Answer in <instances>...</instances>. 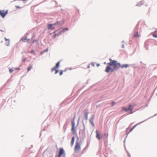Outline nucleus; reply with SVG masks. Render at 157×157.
<instances>
[{
	"instance_id": "1",
	"label": "nucleus",
	"mask_w": 157,
	"mask_h": 157,
	"mask_svg": "<svg viewBox=\"0 0 157 157\" xmlns=\"http://www.w3.org/2000/svg\"><path fill=\"white\" fill-rule=\"evenodd\" d=\"M109 60L110 62L107 63L109 66L106 67L105 70L106 72L108 73L109 71L113 72L114 70H117L120 67L121 64L117 63V61L112 60L111 59H110Z\"/></svg>"
},
{
	"instance_id": "2",
	"label": "nucleus",
	"mask_w": 157,
	"mask_h": 157,
	"mask_svg": "<svg viewBox=\"0 0 157 157\" xmlns=\"http://www.w3.org/2000/svg\"><path fill=\"white\" fill-rule=\"evenodd\" d=\"M75 117H74L71 121V130L72 132V133L74 134H76V130L75 128Z\"/></svg>"
},
{
	"instance_id": "3",
	"label": "nucleus",
	"mask_w": 157,
	"mask_h": 157,
	"mask_svg": "<svg viewBox=\"0 0 157 157\" xmlns=\"http://www.w3.org/2000/svg\"><path fill=\"white\" fill-rule=\"evenodd\" d=\"M81 149L80 144L78 140L76 141L74 149V151L75 153H78Z\"/></svg>"
},
{
	"instance_id": "4",
	"label": "nucleus",
	"mask_w": 157,
	"mask_h": 157,
	"mask_svg": "<svg viewBox=\"0 0 157 157\" xmlns=\"http://www.w3.org/2000/svg\"><path fill=\"white\" fill-rule=\"evenodd\" d=\"M8 13V10H0V15L2 17L4 18Z\"/></svg>"
},
{
	"instance_id": "5",
	"label": "nucleus",
	"mask_w": 157,
	"mask_h": 157,
	"mask_svg": "<svg viewBox=\"0 0 157 157\" xmlns=\"http://www.w3.org/2000/svg\"><path fill=\"white\" fill-rule=\"evenodd\" d=\"M135 106L134 105H132L131 104H129V107L128 108V110H130L131 111L130 113H132L133 112H132V110L133 109V108Z\"/></svg>"
},
{
	"instance_id": "6",
	"label": "nucleus",
	"mask_w": 157,
	"mask_h": 157,
	"mask_svg": "<svg viewBox=\"0 0 157 157\" xmlns=\"http://www.w3.org/2000/svg\"><path fill=\"white\" fill-rule=\"evenodd\" d=\"M60 32L58 34H61L62 33H64L65 31L67 30L68 29L67 28H61L60 29Z\"/></svg>"
},
{
	"instance_id": "7",
	"label": "nucleus",
	"mask_w": 157,
	"mask_h": 157,
	"mask_svg": "<svg viewBox=\"0 0 157 157\" xmlns=\"http://www.w3.org/2000/svg\"><path fill=\"white\" fill-rule=\"evenodd\" d=\"M56 25V24H50L48 26V29H55V27H54V26L55 25Z\"/></svg>"
},
{
	"instance_id": "8",
	"label": "nucleus",
	"mask_w": 157,
	"mask_h": 157,
	"mask_svg": "<svg viewBox=\"0 0 157 157\" xmlns=\"http://www.w3.org/2000/svg\"><path fill=\"white\" fill-rule=\"evenodd\" d=\"M94 117V116H93L91 118L90 120V121L93 126H94V124L93 122Z\"/></svg>"
},
{
	"instance_id": "9",
	"label": "nucleus",
	"mask_w": 157,
	"mask_h": 157,
	"mask_svg": "<svg viewBox=\"0 0 157 157\" xmlns=\"http://www.w3.org/2000/svg\"><path fill=\"white\" fill-rule=\"evenodd\" d=\"M57 68L54 67L53 68H52L51 70L52 72H53V71H55V74H56L58 72V70L57 69Z\"/></svg>"
},
{
	"instance_id": "10",
	"label": "nucleus",
	"mask_w": 157,
	"mask_h": 157,
	"mask_svg": "<svg viewBox=\"0 0 157 157\" xmlns=\"http://www.w3.org/2000/svg\"><path fill=\"white\" fill-rule=\"evenodd\" d=\"M96 137L99 140H100L101 138V137L100 136V135L98 133L97 130L96 131Z\"/></svg>"
},
{
	"instance_id": "11",
	"label": "nucleus",
	"mask_w": 157,
	"mask_h": 157,
	"mask_svg": "<svg viewBox=\"0 0 157 157\" xmlns=\"http://www.w3.org/2000/svg\"><path fill=\"white\" fill-rule=\"evenodd\" d=\"M5 39L6 40V43H5L6 46H9L10 44V40L9 39H6V37L5 38Z\"/></svg>"
},
{
	"instance_id": "12",
	"label": "nucleus",
	"mask_w": 157,
	"mask_h": 157,
	"mask_svg": "<svg viewBox=\"0 0 157 157\" xmlns=\"http://www.w3.org/2000/svg\"><path fill=\"white\" fill-rule=\"evenodd\" d=\"M75 137L74 136H73L72 138V139H71V146L72 147L73 144H74V141H75Z\"/></svg>"
},
{
	"instance_id": "13",
	"label": "nucleus",
	"mask_w": 157,
	"mask_h": 157,
	"mask_svg": "<svg viewBox=\"0 0 157 157\" xmlns=\"http://www.w3.org/2000/svg\"><path fill=\"white\" fill-rule=\"evenodd\" d=\"M129 66V65L127 64H123L122 65H121V68H126L128 67Z\"/></svg>"
},
{
	"instance_id": "14",
	"label": "nucleus",
	"mask_w": 157,
	"mask_h": 157,
	"mask_svg": "<svg viewBox=\"0 0 157 157\" xmlns=\"http://www.w3.org/2000/svg\"><path fill=\"white\" fill-rule=\"evenodd\" d=\"M88 113L87 112V111H85V116L86 119H88Z\"/></svg>"
},
{
	"instance_id": "15",
	"label": "nucleus",
	"mask_w": 157,
	"mask_h": 157,
	"mask_svg": "<svg viewBox=\"0 0 157 157\" xmlns=\"http://www.w3.org/2000/svg\"><path fill=\"white\" fill-rule=\"evenodd\" d=\"M140 36V35L138 34V32H136V34H134V37H139Z\"/></svg>"
},
{
	"instance_id": "16",
	"label": "nucleus",
	"mask_w": 157,
	"mask_h": 157,
	"mask_svg": "<svg viewBox=\"0 0 157 157\" xmlns=\"http://www.w3.org/2000/svg\"><path fill=\"white\" fill-rule=\"evenodd\" d=\"M137 124H136L134 125L130 130L129 132H131L132 130L137 126Z\"/></svg>"
},
{
	"instance_id": "17",
	"label": "nucleus",
	"mask_w": 157,
	"mask_h": 157,
	"mask_svg": "<svg viewBox=\"0 0 157 157\" xmlns=\"http://www.w3.org/2000/svg\"><path fill=\"white\" fill-rule=\"evenodd\" d=\"M32 65H31L30 66H29V67L27 68L28 71H29L32 69Z\"/></svg>"
},
{
	"instance_id": "18",
	"label": "nucleus",
	"mask_w": 157,
	"mask_h": 157,
	"mask_svg": "<svg viewBox=\"0 0 157 157\" xmlns=\"http://www.w3.org/2000/svg\"><path fill=\"white\" fill-rule=\"evenodd\" d=\"M148 42L147 41H145V47L146 48H148V45H147V44H148Z\"/></svg>"
},
{
	"instance_id": "19",
	"label": "nucleus",
	"mask_w": 157,
	"mask_h": 157,
	"mask_svg": "<svg viewBox=\"0 0 157 157\" xmlns=\"http://www.w3.org/2000/svg\"><path fill=\"white\" fill-rule=\"evenodd\" d=\"M59 63H60V62H58L56 64V65L55 66V67H56V68H58L59 67Z\"/></svg>"
},
{
	"instance_id": "20",
	"label": "nucleus",
	"mask_w": 157,
	"mask_h": 157,
	"mask_svg": "<svg viewBox=\"0 0 157 157\" xmlns=\"http://www.w3.org/2000/svg\"><path fill=\"white\" fill-rule=\"evenodd\" d=\"M66 70H65L64 71H59V74H60V75H61L62 74H63V72H65V71H66Z\"/></svg>"
},
{
	"instance_id": "21",
	"label": "nucleus",
	"mask_w": 157,
	"mask_h": 157,
	"mask_svg": "<svg viewBox=\"0 0 157 157\" xmlns=\"http://www.w3.org/2000/svg\"><path fill=\"white\" fill-rule=\"evenodd\" d=\"M123 110H125L126 112H127L128 111V109H127L125 107H123L122 108Z\"/></svg>"
},
{
	"instance_id": "22",
	"label": "nucleus",
	"mask_w": 157,
	"mask_h": 157,
	"mask_svg": "<svg viewBox=\"0 0 157 157\" xmlns=\"http://www.w3.org/2000/svg\"><path fill=\"white\" fill-rule=\"evenodd\" d=\"M143 4L142 3V2H140L139 3H138V4H137L136 6H141Z\"/></svg>"
},
{
	"instance_id": "23",
	"label": "nucleus",
	"mask_w": 157,
	"mask_h": 157,
	"mask_svg": "<svg viewBox=\"0 0 157 157\" xmlns=\"http://www.w3.org/2000/svg\"><path fill=\"white\" fill-rule=\"evenodd\" d=\"M152 35L153 37H154L155 38H157V35L155 34H154V33H152Z\"/></svg>"
},
{
	"instance_id": "24",
	"label": "nucleus",
	"mask_w": 157,
	"mask_h": 157,
	"mask_svg": "<svg viewBox=\"0 0 157 157\" xmlns=\"http://www.w3.org/2000/svg\"><path fill=\"white\" fill-rule=\"evenodd\" d=\"M9 71L10 73H11L13 72V70L12 69L10 68L9 69Z\"/></svg>"
},
{
	"instance_id": "25",
	"label": "nucleus",
	"mask_w": 157,
	"mask_h": 157,
	"mask_svg": "<svg viewBox=\"0 0 157 157\" xmlns=\"http://www.w3.org/2000/svg\"><path fill=\"white\" fill-rule=\"evenodd\" d=\"M115 104V102L114 101H112L111 102L112 106H113Z\"/></svg>"
},
{
	"instance_id": "26",
	"label": "nucleus",
	"mask_w": 157,
	"mask_h": 157,
	"mask_svg": "<svg viewBox=\"0 0 157 157\" xmlns=\"http://www.w3.org/2000/svg\"><path fill=\"white\" fill-rule=\"evenodd\" d=\"M31 53H34V52L33 50H32L31 52Z\"/></svg>"
},
{
	"instance_id": "27",
	"label": "nucleus",
	"mask_w": 157,
	"mask_h": 157,
	"mask_svg": "<svg viewBox=\"0 0 157 157\" xmlns=\"http://www.w3.org/2000/svg\"><path fill=\"white\" fill-rule=\"evenodd\" d=\"M57 34H55L54 35V37H55L56 36H57Z\"/></svg>"
},
{
	"instance_id": "28",
	"label": "nucleus",
	"mask_w": 157,
	"mask_h": 157,
	"mask_svg": "<svg viewBox=\"0 0 157 157\" xmlns=\"http://www.w3.org/2000/svg\"><path fill=\"white\" fill-rule=\"evenodd\" d=\"M16 7L17 8H20V7L19 6H16Z\"/></svg>"
},
{
	"instance_id": "29",
	"label": "nucleus",
	"mask_w": 157,
	"mask_h": 157,
	"mask_svg": "<svg viewBox=\"0 0 157 157\" xmlns=\"http://www.w3.org/2000/svg\"><path fill=\"white\" fill-rule=\"evenodd\" d=\"M25 40H26L27 41H28L29 39H27L26 38H25Z\"/></svg>"
},
{
	"instance_id": "30",
	"label": "nucleus",
	"mask_w": 157,
	"mask_h": 157,
	"mask_svg": "<svg viewBox=\"0 0 157 157\" xmlns=\"http://www.w3.org/2000/svg\"><path fill=\"white\" fill-rule=\"evenodd\" d=\"M26 60V59H24L23 60V61H25Z\"/></svg>"
},
{
	"instance_id": "31",
	"label": "nucleus",
	"mask_w": 157,
	"mask_h": 157,
	"mask_svg": "<svg viewBox=\"0 0 157 157\" xmlns=\"http://www.w3.org/2000/svg\"><path fill=\"white\" fill-rule=\"evenodd\" d=\"M122 48H124V45H123H123H122Z\"/></svg>"
},
{
	"instance_id": "32",
	"label": "nucleus",
	"mask_w": 157,
	"mask_h": 157,
	"mask_svg": "<svg viewBox=\"0 0 157 157\" xmlns=\"http://www.w3.org/2000/svg\"><path fill=\"white\" fill-rule=\"evenodd\" d=\"M16 69L19 70H20V69L19 68H16Z\"/></svg>"
},
{
	"instance_id": "33",
	"label": "nucleus",
	"mask_w": 157,
	"mask_h": 157,
	"mask_svg": "<svg viewBox=\"0 0 157 157\" xmlns=\"http://www.w3.org/2000/svg\"><path fill=\"white\" fill-rule=\"evenodd\" d=\"M92 64L93 65V66H94V64H93V63H92Z\"/></svg>"
},
{
	"instance_id": "34",
	"label": "nucleus",
	"mask_w": 157,
	"mask_h": 157,
	"mask_svg": "<svg viewBox=\"0 0 157 157\" xmlns=\"http://www.w3.org/2000/svg\"><path fill=\"white\" fill-rule=\"evenodd\" d=\"M99 66V64H97L98 67Z\"/></svg>"
},
{
	"instance_id": "35",
	"label": "nucleus",
	"mask_w": 157,
	"mask_h": 157,
	"mask_svg": "<svg viewBox=\"0 0 157 157\" xmlns=\"http://www.w3.org/2000/svg\"><path fill=\"white\" fill-rule=\"evenodd\" d=\"M0 31H2V32H4V31H3V30H0Z\"/></svg>"
},
{
	"instance_id": "36",
	"label": "nucleus",
	"mask_w": 157,
	"mask_h": 157,
	"mask_svg": "<svg viewBox=\"0 0 157 157\" xmlns=\"http://www.w3.org/2000/svg\"><path fill=\"white\" fill-rule=\"evenodd\" d=\"M104 64H106V63H105H105H104Z\"/></svg>"
}]
</instances>
